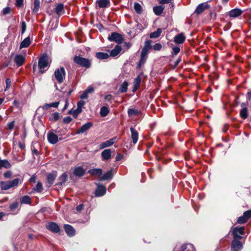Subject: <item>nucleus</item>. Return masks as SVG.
<instances>
[{
	"label": "nucleus",
	"mask_w": 251,
	"mask_h": 251,
	"mask_svg": "<svg viewBox=\"0 0 251 251\" xmlns=\"http://www.w3.org/2000/svg\"><path fill=\"white\" fill-rule=\"evenodd\" d=\"M51 61H50L49 56L47 53H44L41 55L39 58L38 67L39 72L44 74L50 66Z\"/></svg>",
	"instance_id": "1"
},
{
	"label": "nucleus",
	"mask_w": 251,
	"mask_h": 251,
	"mask_svg": "<svg viewBox=\"0 0 251 251\" xmlns=\"http://www.w3.org/2000/svg\"><path fill=\"white\" fill-rule=\"evenodd\" d=\"M74 63L80 67L89 69L92 66V61L80 55H75L73 58Z\"/></svg>",
	"instance_id": "2"
},
{
	"label": "nucleus",
	"mask_w": 251,
	"mask_h": 251,
	"mask_svg": "<svg viewBox=\"0 0 251 251\" xmlns=\"http://www.w3.org/2000/svg\"><path fill=\"white\" fill-rule=\"evenodd\" d=\"M54 75L58 83L61 84L63 83L66 76V72L64 68L61 67L56 69L54 71Z\"/></svg>",
	"instance_id": "3"
},
{
	"label": "nucleus",
	"mask_w": 251,
	"mask_h": 251,
	"mask_svg": "<svg viewBox=\"0 0 251 251\" xmlns=\"http://www.w3.org/2000/svg\"><path fill=\"white\" fill-rule=\"evenodd\" d=\"M245 227L244 226L234 227L231 231L233 238L242 239V236L245 234Z\"/></svg>",
	"instance_id": "4"
},
{
	"label": "nucleus",
	"mask_w": 251,
	"mask_h": 251,
	"mask_svg": "<svg viewBox=\"0 0 251 251\" xmlns=\"http://www.w3.org/2000/svg\"><path fill=\"white\" fill-rule=\"evenodd\" d=\"M84 103L85 102L84 101H79L77 103V108L74 110L71 109L68 111V114H72L75 118H76L78 114L82 112V107Z\"/></svg>",
	"instance_id": "5"
},
{
	"label": "nucleus",
	"mask_w": 251,
	"mask_h": 251,
	"mask_svg": "<svg viewBox=\"0 0 251 251\" xmlns=\"http://www.w3.org/2000/svg\"><path fill=\"white\" fill-rule=\"evenodd\" d=\"M123 37L121 34L117 32H112L108 37V40L110 41H114L118 44H121L123 41Z\"/></svg>",
	"instance_id": "6"
},
{
	"label": "nucleus",
	"mask_w": 251,
	"mask_h": 251,
	"mask_svg": "<svg viewBox=\"0 0 251 251\" xmlns=\"http://www.w3.org/2000/svg\"><path fill=\"white\" fill-rule=\"evenodd\" d=\"M57 176V172L56 171H52L51 173L47 175V185L50 187L52 185Z\"/></svg>",
	"instance_id": "7"
},
{
	"label": "nucleus",
	"mask_w": 251,
	"mask_h": 251,
	"mask_svg": "<svg viewBox=\"0 0 251 251\" xmlns=\"http://www.w3.org/2000/svg\"><path fill=\"white\" fill-rule=\"evenodd\" d=\"M46 228L49 230L54 233H59L60 231V228L58 225L53 222H50L46 225Z\"/></svg>",
	"instance_id": "8"
},
{
	"label": "nucleus",
	"mask_w": 251,
	"mask_h": 251,
	"mask_svg": "<svg viewBox=\"0 0 251 251\" xmlns=\"http://www.w3.org/2000/svg\"><path fill=\"white\" fill-rule=\"evenodd\" d=\"M240 240L233 238L231 244V249L232 251H240L243 248V245Z\"/></svg>",
	"instance_id": "9"
},
{
	"label": "nucleus",
	"mask_w": 251,
	"mask_h": 251,
	"mask_svg": "<svg viewBox=\"0 0 251 251\" xmlns=\"http://www.w3.org/2000/svg\"><path fill=\"white\" fill-rule=\"evenodd\" d=\"M210 6L207 3V2L200 3L197 6L194 13L197 15H200L206 9L210 8Z\"/></svg>",
	"instance_id": "10"
},
{
	"label": "nucleus",
	"mask_w": 251,
	"mask_h": 251,
	"mask_svg": "<svg viewBox=\"0 0 251 251\" xmlns=\"http://www.w3.org/2000/svg\"><path fill=\"white\" fill-rule=\"evenodd\" d=\"M97 188L95 190V195L96 197H101L104 195L106 192V187L102 185L96 184Z\"/></svg>",
	"instance_id": "11"
},
{
	"label": "nucleus",
	"mask_w": 251,
	"mask_h": 251,
	"mask_svg": "<svg viewBox=\"0 0 251 251\" xmlns=\"http://www.w3.org/2000/svg\"><path fill=\"white\" fill-rule=\"evenodd\" d=\"M68 176L66 172L63 173L58 178V182L55 184V186H61L65 184L66 181L68 180Z\"/></svg>",
	"instance_id": "12"
},
{
	"label": "nucleus",
	"mask_w": 251,
	"mask_h": 251,
	"mask_svg": "<svg viewBox=\"0 0 251 251\" xmlns=\"http://www.w3.org/2000/svg\"><path fill=\"white\" fill-rule=\"evenodd\" d=\"M47 138L49 142L52 145L55 144L58 141L57 135L50 131L48 133Z\"/></svg>",
	"instance_id": "13"
},
{
	"label": "nucleus",
	"mask_w": 251,
	"mask_h": 251,
	"mask_svg": "<svg viewBox=\"0 0 251 251\" xmlns=\"http://www.w3.org/2000/svg\"><path fill=\"white\" fill-rule=\"evenodd\" d=\"M93 125V124L92 122H87L85 123L77 130L76 132V134L84 133L86 131L88 130L91 127H92Z\"/></svg>",
	"instance_id": "14"
},
{
	"label": "nucleus",
	"mask_w": 251,
	"mask_h": 251,
	"mask_svg": "<svg viewBox=\"0 0 251 251\" xmlns=\"http://www.w3.org/2000/svg\"><path fill=\"white\" fill-rule=\"evenodd\" d=\"M64 228L68 236L72 237L75 235V230L72 226L68 224H65L64 225Z\"/></svg>",
	"instance_id": "15"
},
{
	"label": "nucleus",
	"mask_w": 251,
	"mask_h": 251,
	"mask_svg": "<svg viewBox=\"0 0 251 251\" xmlns=\"http://www.w3.org/2000/svg\"><path fill=\"white\" fill-rule=\"evenodd\" d=\"M25 60V57L22 54H17L14 58V62L18 67L22 66L24 64Z\"/></svg>",
	"instance_id": "16"
},
{
	"label": "nucleus",
	"mask_w": 251,
	"mask_h": 251,
	"mask_svg": "<svg viewBox=\"0 0 251 251\" xmlns=\"http://www.w3.org/2000/svg\"><path fill=\"white\" fill-rule=\"evenodd\" d=\"M96 3L100 8H105L110 6V0H97Z\"/></svg>",
	"instance_id": "17"
},
{
	"label": "nucleus",
	"mask_w": 251,
	"mask_h": 251,
	"mask_svg": "<svg viewBox=\"0 0 251 251\" xmlns=\"http://www.w3.org/2000/svg\"><path fill=\"white\" fill-rule=\"evenodd\" d=\"M85 173V170L82 166H79L75 168L73 174L76 176L82 177L84 176Z\"/></svg>",
	"instance_id": "18"
},
{
	"label": "nucleus",
	"mask_w": 251,
	"mask_h": 251,
	"mask_svg": "<svg viewBox=\"0 0 251 251\" xmlns=\"http://www.w3.org/2000/svg\"><path fill=\"white\" fill-rule=\"evenodd\" d=\"M186 40V37L183 33L176 35L174 37V41L177 44H183Z\"/></svg>",
	"instance_id": "19"
},
{
	"label": "nucleus",
	"mask_w": 251,
	"mask_h": 251,
	"mask_svg": "<svg viewBox=\"0 0 251 251\" xmlns=\"http://www.w3.org/2000/svg\"><path fill=\"white\" fill-rule=\"evenodd\" d=\"M103 171L100 168H93L88 171V173L92 176H100L102 175Z\"/></svg>",
	"instance_id": "20"
},
{
	"label": "nucleus",
	"mask_w": 251,
	"mask_h": 251,
	"mask_svg": "<svg viewBox=\"0 0 251 251\" xmlns=\"http://www.w3.org/2000/svg\"><path fill=\"white\" fill-rule=\"evenodd\" d=\"M113 171L112 169L107 171L99 178V181H102L107 180H111L113 177Z\"/></svg>",
	"instance_id": "21"
},
{
	"label": "nucleus",
	"mask_w": 251,
	"mask_h": 251,
	"mask_svg": "<svg viewBox=\"0 0 251 251\" xmlns=\"http://www.w3.org/2000/svg\"><path fill=\"white\" fill-rule=\"evenodd\" d=\"M116 139H117L116 137H114L107 141L102 142L100 144V148L104 149L105 148L111 146L112 145H113L114 144Z\"/></svg>",
	"instance_id": "22"
},
{
	"label": "nucleus",
	"mask_w": 251,
	"mask_h": 251,
	"mask_svg": "<svg viewBox=\"0 0 251 251\" xmlns=\"http://www.w3.org/2000/svg\"><path fill=\"white\" fill-rule=\"evenodd\" d=\"M243 11L239 8H234L229 12V16L232 18H236L241 16Z\"/></svg>",
	"instance_id": "23"
},
{
	"label": "nucleus",
	"mask_w": 251,
	"mask_h": 251,
	"mask_svg": "<svg viewBox=\"0 0 251 251\" xmlns=\"http://www.w3.org/2000/svg\"><path fill=\"white\" fill-rule=\"evenodd\" d=\"M193 248V246L191 244H184L181 246L179 249L176 247L174 251H190L191 249Z\"/></svg>",
	"instance_id": "24"
},
{
	"label": "nucleus",
	"mask_w": 251,
	"mask_h": 251,
	"mask_svg": "<svg viewBox=\"0 0 251 251\" xmlns=\"http://www.w3.org/2000/svg\"><path fill=\"white\" fill-rule=\"evenodd\" d=\"M130 130L131 133V138L133 144H136L138 140V132L133 127H130Z\"/></svg>",
	"instance_id": "25"
},
{
	"label": "nucleus",
	"mask_w": 251,
	"mask_h": 251,
	"mask_svg": "<svg viewBox=\"0 0 251 251\" xmlns=\"http://www.w3.org/2000/svg\"><path fill=\"white\" fill-rule=\"evenodd\" d=\"M101 155L103 161L109 160L111 157V151L110 149H105L103 150L101 153Z\"/></svg>",
	"instance_id": "26"
},
{
	"label": "nucleus",
	"mask_w": 251,
	"mask_h": 251,
	"mask_svg": "<svg viewBox=\"0 0 251 251\" xmlns=\"http://www.w3.org/2000/svg\"><path fill=\"white\" fill-rule=\"evenodd\" d=\"M147 58L148 54L141 51L140 58L137 65L138 68H140L145 63Z\"/></svg>",
	"instance_id": "27"
},
{
	"label": "nucleus",
	"mask_w": 251,
	"mask_h": 251,
	"mask_svg": "<svg viewBox=\"0 0 251 251\" xmlns=\"http://www.w3.org/2000/svg\"><path fill=\"white\" fill-rule=\"evenodd\" d=\"M54 12L58 16H60L65 13L64 8V4L63 3H59L57 4L54 9Z\"/></svg>",
	"instance_id": "28"
},
{
	"label": "nucleus",
	"mask_w": 251,
	"mask_h": 251,
	"mask_svg": "<svg viewBox=\"0 0 251 251\" xmlns=\"http://www.w3.org/2000/svg\"><path fill=\"white\" fill-rule=\"evenodd\" d=\"M122 47L119 45H116L114 49L112 50L110 52L109 56L112 57H115L117 56L122 50Z\"/></svg>",
	"instance_id": "29"
},
{
	"label": "nucleus",
	"mask_w": 251,
	"mask_h": 251,
	"mask_svg": "<svg viewBox=\"0 0 251 251\" xmlns=\"http://www.w3.org/2000/svg\"><path fill=\"white\" fill-rule=\"evenodd\" d=\"M141 78L140 75H138L134 80L133 87L132 92H135L139 88L141 84Z\"/></svg>",
	"instance_id": "30"
},
{
	"label": "nucleus",
	"mask_w": 251,
	"mask_h": 251,
	"mask_svg": "<svg viewBox=\"0 0 251 251\" xmlns=\"http://www.w3.org/2000/svg\"><path fill=\"white\" fill-rule=\"evenodd\" d=\"M151 40H146L145 42L144 46L142 48L141 51L147 54H148V51L152 48V47L151 45Z\"/></svg>",
	"instance_id": "31"
},
{
	"label": "nucleus",
	"mask_w": 251,
	"mask_h": 251,
	"mask_svg": "<svg viewBox=\"0 0 251 251\" xmlns=\"http://www.w3.org/2000/svg\"><path fill=\"white\" fill-rule=\"evenodd\" d=\"M31 44L30 38L29 36L26 37L20 44V49L27 48Z\"/></svg>",
	"instance_id": "32"
},
{
	"label": "nucleus",
	"mask_w": 251,
	"mask_h": 251,
	"mask_svg": "<svg viewBox=\"0 0 251 251\" xmlns=\"http://www.w3.org/2000/svg\"><path fill=\"white\" fill-rule=\"evenodd\" d=\"M164 7L163 5H158L154 6L153 8V11L156 15H160L163 12Z\"/></svg>",
	"instance_id": "33"
},
{
	"label": "nucleus",
	"mask_w": 251,
	"mask_h": 251,
	"mask_svg": "<svg viewBox=\"0 0 251 251\" xmlns=\"http://www.w3.org/2000/svg\"><path fill=\"white\" fill-rule=\"evenodd\" d=\"M96 57L100 60L107 59L109 55L106 52H98L96 53Z\"/></svg>",
	"instance_id": "34"
},
{
	"label": "nucleus",
	"mask_w": 251,
	"mask_h": 251,
	"mask_svg": "<svg viewBox=\"0 0 251 251\" xmlns=\"http://www.w3.org/2000/svg\"><path fill=\"white\" fill-rule=\"evenodd\" d=\"M11 167V164L6 159L0 160V169L2 167L9 169Z\"/></svg>",
	"instance_id": "35"
},
{
	"label": "nucleus",
	"mask_w": 251,
	"mask_h": 251,
	"mask_svg": "<svg viewBox=\"0 0 251 251\" xmlns=\"http://www.w3.org/2000/svg\"><path fill=\"white\" fill-rule=\"evenodd\" d=\"M20 202L22 204H30L31 203V198L29 196L27 195L24 196L21 198Z\"/></svg>",
	"instance_id": "36"
},
{
	"label": "nucleus",
	"mask_w": 251,
	"mask_h": 251,
	"mask_svg": "<svg viewBox=\"0 0 251 251\" xmlns=\"http://www.w3.org/2000/svg\"><path fill=\"white\" fill-rule=\"evenodd\" d=\"M59 104V101L54 102L50 103H45L42 107L43 109L47 110L51 107L57 108Z\"/></svg>",
	"instance_id": "37"
},
{
	"label": "nucleus",
	"mask_w": 251,
	"mask_h": 251,
	"mask_svg": "<svg viewBox=\"0 0 251 251\" xmlns=\"http://www.w3.org/2000/svg\"><path fill=\"white\" fill-rule=\"evenodd\" d=\"M0 185L1 190H7L11 188V187L10 184V182L9 181H0Z\"/></svg>",
	"instance_id": "38"
},
{
	"label": "nucleus",
	"mask_w": 251,
	"mask_h": 251,
	"mask_svg": "<svg viewBox=\"0 0 251 251\" xmlns=\"http://www.w3.org/2000/svg\"><path fill=\"white\" fill-rule=\"evenodd\" d=\"M128 85V83L127 81H125L120 86L119 91L121 93H124L127 92V87Z\"/></svg>",
	"instance_id": "39"
},
{
	"label": "nucleus",
	"mask_w": 251,
	"mask_h": 251,
	"mask_svg": "<svg viewBox=\"0 0 251 251\" xmlns=\"http://www.w3.org/2000/svg\"><path fill=\"white\" fill-rule=\"evenodd\" d=\"M141 113L139 111L134 108H129L127 110V113L129 116H135L138 115Z\"/></svg>",
	"instance_id": "40"
},
{
	"label": "nucleus",
	"mask_w": 251,
	"mask_h": 251,
	"mask_svg": "<svg viewBox=\"0 0 251 251\" xmlns=\"http://www.w3.org/2000/svg\"><path fill=\"white\" fill-rule=\"evenodd\" d=\"M161 32L162 29L160 28H158L156 31L151 32L150 34V37L151 38H157L160 36Z\"/></svg>",
	"instance_id": "41"
},
{
	"label": "nucleus",
	"mask_w": 251,
	"mask_h": 251,
	"mask_svg": "<svg viewBox=\"0 0 251 251\" xmlns=\"http://www.w3.org/2000/svg\"><path fill=\"white\" fill-rule=\"evenodd\" d=\"M134 9L138 14H142L143 11L141 5L137 2H135L134 4Z\"/></svg>",
	"instance_id": "42"
},
{
	"label": "nucleus",
	"mask_w": 251,
	"mask_h": 251,
	"mask_svg": "<svg viewBox=\"0 0 251 251\" xmlns=\"http://www.w3.org/2000/svg\"><path fill=\"white\" fill-rule=\"evenodd\" d=\"M109 113V110L107 107L102 106L100 108V115L101 117H103L106 116Z\"/></svg>",
	"instance_id": "43"
},
{
	"label": "nucleus",
	"mask_w": 251,
	"mask_h": 251,
	"mask_svg": "<svg viewBox=\"0 0 251 251\" xmlns=\"http://www.w3.org/2000/svg\"><path fill=\"white\" fill-rule=\"evenodd\" d=\"M240 115L243 119H247L248 116V108L244 107L242 109L240 113Z\"/></svg>",
	"instance_id": "44"
},
{
	"label": "nucleus",
	"mask_w": 251,
	"mask_h": 251,
	"mask_svg": "<svg viewBox=\"0 0 251 251\" xmlns=\"http://www.w3.org/2000/svg\"><path fill=\"white\" fill-rule=\"evenodd\" d=\"M40 6V0H34V7L32 9L33 12L37 13L39 11Z\"/></svg>",
	"instance_id": "45"
},
{
	"label": "nucleus",
	"mask_w": 251,
	"mask_h": 251,
	"mask_svg": "<svg viewBox=\"0 0 251 251\" xmlns=\"http://www.w3.org/2000/svg\"><path fill=\"white\" fill-rule=\"evenodd\" d=\"M33 191H36L38 193H41L43 191V185L41 182H38L36 187L33 189Z\"/></svg>",
	"instance_id": "46"
},
{
	"label": "nucleus",
	"mask_w": 251,
	"mask_h": 251,
	"mask_svg": "<svg viewBox=\"0 0 251 251\" xmlns=\"http://www.w3.org/2000/svg\"><path fill=\"white\" fill-rule=\"evenodd\" d=\"M248 222L247 219L243 215L237 219L236 223L239 224H244Z\"/></svg>",
	"instance_id": "47"
},
{
	"label": "nucleus",
	"mask_w": 251,
	"mask_h": 251,
	"mask_svg": "<svg viewBox=\"0 0 251 251\" xmlns=\"http://www.w3.org/2000/svg\"><path fill=\"white\" fill-rule=\"evenodd\" d=\"M19 203L18 201H15L9 205V209L11 211H14L19 206Z\"/></svg>",
	"instance_id": "48"
},
{
	"label": "nucleus",
	"mask_w": 251,
	"mask_h": 251,
	"mask_svg": "<svg viewBox=\"0 0 251 251\" xmlns=\"http://www.w3.org/2000/svg\"><path fill=\"white\" fill-rule=\"evenodd\" d=\"M20 180V178H16L12 180L9 181L11 188L17 186L19 183Z\"/></svg>",
	"instance_id": "49"
},
{
	"label": "nucleus",
	"mask_w": 251,
	"mask_h": 251,
	"mask_svg": "<svg viewBox=\"0 0 251 251\" xmlns=\"http://www.w3.org/2000/svg\"><path fill=\"white\" fill-rule=\"evenodd\" d=\"M60 118V114L58 112H54L50 118V121H57Z\"/></svg>",
	"instance_id": "50"
},
{
	"label": "nucleus",
	"mask_w": 251,
	"mask_h": 251,
	"mask_svg": "<svg viewBox=\"0 0 251 251\" xmlns=\"http://www.w3.org/2000/svg\"><path fill=\"white\" fill-rule=\"evenodd\" d=\"M180 51V49L179 46H175L173 48V51L172 54L173 56L176 55Z\"/></svg>",
	"instance_id": "51"
},
{
	"label": "nucleus",
	"mask_w": 251,
	"mask_h": 251,
	"mask_svg": "<svg viewBox=\"0 0 251 251\" xmlns=\"http://www.w3.org/2000/svg\"><path fill=\"white\" fill-rule=\"evenodd\" d=\"M243 214L248 221L251 218V209L245 211Z\"/></svg>",
	"instance_id": "52"
},
{
	"label": "nucleus",
	"mask_w": 251,
	"mask_h": 251,
	"mask_svg": "<svg viewBox=\"0 0 251 251\" xmlns=\"http://www.w3.org/2000/svg\"><path fill=\"white\" fill-rule=\"evenodd\" d=\"M26 29V24L25 21H23L21 23V33L23 34Z\"/></svg>",
	"instance_id": "53"
},
{
	"label": "nucleus",
	"mask_w": 251,
	"mask_h": 251,
	"mask_svg": "<svg viewBox=\"0 0 251 251\" xmlns=\"http://www.w3.org/2000/svg\"><path fill=\"white\" fill-rule=\"evenodd\" d=\"M5 83H6V87L5 88V90L4 91H7V90H8L10 86H11V80L10 78H6L5 79Z\"/></svg>",
	"instance_id": "54"
},
{
	"label": "nucleus",
	"mask_w": 251,
	"mask_h": 251,
	"mask_svg": "<svg viewBox=\"0 0 251 251\" xmlns=\"http://www.w3.org/2000/svg\"><path fill=\"white\" fill-rule=\"evenodd\" d=\"M162 46L161 44L160 43H156L152 47V48L154 50H158V51L160 50L161 49H162Z\"/></svg>",
	"instance_id": "55"
},
{
	"label": "nucleus",
	"mask_w": 251,
	"mask_h": 251,
	"mask_svg": "<svg viewBox=\"0 0 251 251\" xmlns=\"http://www.w3.org/2000/svg\"><path fill=\"white\" fill-rule=\"evenodd\" d=\"M72 121H73V119L70 116L66 117L63 119V123H64L65 124H69Z\"/></svg>",
	"instance_id": "56"
},
{
	"label": "nucleus",
	"mask_w": 251,
	"mask_h": 251,
	"mask_svg": "<svg viewBox=\"0 0 251 251\" xmlns=\"http://www.w3.org/2000/svg\"><path fill=\"white\" fill-rule=\"evenodd\" d=\"M15 5L17 8H21L24 5V0H16Z\"/></svg>",
	"instance_id": "57"
},
{
	"label": "nucleus",
	"mask_w": 251,
	"mask_h": 251,
	"mask_svg": "<svg viewBox=\"0 0 251 251\" xmlns=\"http://www.w3.org/2000/svg\"><path fill=\"white\" fill-rule=\"evenodd\" d=\"M12 174L11 171H7L6 172H5L3 174V176L5 178H10L12 177Z\"/></svg>",
	"instance_id": "58"
},
{
	"label": "nucleus",
	"mask_w": 251,
	"mask_h": 251,
	"mask_svg": "<svg viewBox=\"0 0 251 251\" xmlns=\"http://www.w3.org/2000/svg\"><path fill=\"white\" fill-rule=\"evenodd\" d=\"M11 8L10 7H6L3 8L2 10V14L3 15H6L9 14L10 12Z\"/></svg>",
	"instance_id": "59"
},
{
	"label": "nucleus",
	"mask_w": 251,
	"mask_h": 251,
	"mask_svg": "<svg viewBox=\"0 0 251 251\" xmlns=\"http://www.w3.org/2000/svg\"><path fill=\"white\" fill-rule=\"evenodd\" d=\"M181 57L180 56H179V57H178V58L175 61V64L173 66V69H175L178 66V65L181 62Z\"/></svg>",
	"instance_id": "60"
},
{
	"label": "nucleus",
	"mask_w": 251,
	"mask_h": 251,
	"mask_svg": "<svg viewBox=\"0 0 251 251\" xmlns=\"http://www.w3.org/2000/svg\"><path fill=\"white\" fill-rule=\"evenodd\" d=\"M124 157V154L122 153H118L115 158L116 161H119Z\"/></svg>",
	"instance_id": "61"
},
{
	"label": "nucleus",
	"mask_w": 251,
	"mask_h": 251,
	"mask_svg": "<svg viewBox=\"0 0 251 251\" xmlns=\"http://www.w3.org/2000/svg\"><path fill=\"white\" fill-rule=\"evenodd\" d=\"M88 94L92 93L94 91V88L91 86H89L85 90Z\"/></svg>",
	"instance_id": "62"
},
{
	"label": "nucleus",
	"mask_w": 251,
	"mask_h": 251,
	"mask_svg": "<svg viewBox=\"0 0 251 251\" xmlns=\"http://www.w3.org/2000/svg\"><path fill=\"white\" fill-rule=\"evenodd\" d=\"M14 125H15V121H13L12 122L9 123L8 124V128L10 130H12L13 129L14 127Z\"/></svg>",
	"instance_id": "63"
},
{
	"label": "nucleus",
	"mask_w": 251,
	"mask_h": 251,
	"mask_svg": "<svg viewBox=\"0 0 251 251\" xmlns=\"http://www.w3.org/2000/svg\"><path fill=\"white\" fill-rule=\"evenodd\" d=\"M31 148L32 151L33 155H39V153L37 149H35L33 146H31Z\"/></svg>",
	"instance_id": "64"
}]
</instances>
